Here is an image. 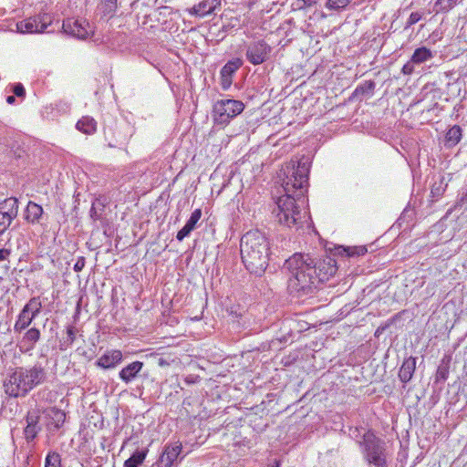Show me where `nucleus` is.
Segmentation results:
<instances>
[{"mask_svg": "<svg viewBox=\"0 0 467 467\" xmlns=\"http://www.w3.org/2000/svg\"><path fill=\"white\" fill-rule=\"evenodd\" d=\"M220 5L221 0H203L195 5L190 10V14L202 17L212 14Z\"/></svg>", "mask_w": 467, "mask_h": 467, "instance_id": "14", "label": "nucleus"}, {"mask_svg": "<svg viewBox=\"0 0 467 467\" xmlns=\"http://www.w3.org/2000/svg\"><path fill=\"white\" fill-rule=\"evenodd\" d=\"M310 163L303 157L291 161L280 170L279 177L285 194L279 197L273 213L276 221L287 227H299L306 219L304 191L307 185Z\"/></svg>", "mask_w": 467, "mask_h": 467, "instance_id": "1", "label": "nucleus"}, {"mask_svg": "<svg viewBox=\"0 0 467 467\" xmlns=\"http://www.w3.org/2000/svg\"><path fill=\"white\" fill-rule=\"evenodd\" d=\"M85 263H86V261L83 256L78 257L77 262L74 265V271L80 272L84 268Z\"/></svg>", "mask_w": 467, "mask_h": 467, "instance_id": "37", "label": "nucleus"}, {"mask_svg": "<svg viewBox=\"0 0 467 467\" xmlns=\"http://www.w3.org/2000/svg\"><path fill=\"white\" fill-rule=\"evenodd\" d=\"M432 57V52L429 48L421 47L415 49L410 58L412 63L421 64L428 60H431Z\"/></svg>", "mask_w": 467, "mask_h": 467, "instance_id": "23", "label": "nucleus"}, {"mask_svg": "<svg viewBox=\"0 0 467 467\" xmlns=\"http://www.w3.org/2000/svg\"><path fill=\"white\" fill-rule=\"evenodd\" d=\"M431 192H432L433 194H435V193H437V191H434V189H432V190H431Z\"/></svg>", "mask_w": 467, "mask_h": 467, "instance_id": "45", "label": "nucleus"}, {"mask_svg": "<svg viewBox=\"0 0 467 467\" xmlns=\"http://www.w3.org/2000/svg\"><path fill=\"white\" fill-rule=\"evenodd\" d=\"M34 319L35 318L31 315L25 313L24 310H21L14 325L15 333H21L24 331L31 325Z\"/></svg>", "mask_w": 467, "mask_h": 467, "instance_id": "22", "label": "nucleus"}, {"mask_svg": "<svg viewBox=\"0 0 467 467\" xmlns=\"http://www.w3.org/2000/svg\"><path fill=\"white\" fill-rule=\"evenodd\" d=\"M416 368V359L414 358H409L405 359L400 368L399 377L404 383L409 382Z\"/></svg>", "mask_w": 467, "mask_h": 467, "instance_id": "19", "label": "nucleus"}, {"mask_svg": "<svg viewBox=\"0 0 467 467\" xmlns=\"http://www.w3.org/2000/svg\"><path fill=\"white\" fill-rule=\"evenodd\" d=\"M10 254V251L8 249H0V261L5 260Z\"/></svg>", "mask_w": 467, "mask_h": 467, "instance_id": "41", "label": "nucleus"}, {"mask_svg": "<svg viewBox=\"0 0 467 467\" xmlns=\"http://www.w3.org/2000/svg\"><path fill=\"white\" fill-rule=\"evenodd\" d=\"M90 217L94 220L98 219V214L96 209L92 206L90 209Z\"/></svg>", "mask_w": 467, "mask_h": 467, "instance_id": "42", "label": "nucleus"}, {"mask_svg": "<svg viewBox=\"0 0 467 467\" xmlns=\"http://www.w3.org/2000/svg\"><path fill=\"white\" fill-rule=\"evenodd\" d=\"M201 217L202 210H194L186 222L185 225L177 233V240L182 242L185 237H187L196 228V224L200 221Z\"/></svg>", "mask_w": 467, "mask_h": 467, "instance_id": "13", "label": "nucleus"}, {"mask_svg": "<svg viewBox=\"0 0 467 467\" xmlns=\"http://www.w3.org/2000/svg\"><path fill=\"white\" fill-rule=\"evenodd\" d=\"M45 378L46 371L40 364L31 368H17L4 384L5 393L15 398L26 396L41 384Z\"/></svg>", "mask_w": 467, "mask_h": 467, "instance_id": "4", "label": "nucleus"}, {"mask_svg": "<svg viewBox=\"0 0 467 467\" xmlns=\"http://www.w3.org/2000/svg\"><path fill=\"white\" fill-rule=\"evenodd\" d=\"M40 331L36 327L29 328L25 334L20 341L21 348H25L26 351L34 349L36 342L40 339Z\"/></svg>", "mask_w": 467, "mask_h": 467, "instance_id": "18", "label": "nucleus"}, {"mask_svg": "<svg viewBox=\"0 0 467 467\" xmlns=\"http://www.w3.org/2000/svg\"><path fill=\"white\" fill-rule=\"evenodd\" d=\"M148 450L137 451L124 462V467H140L146 459Z\"/></svg>", "mask_w": 467, "mask_h": 467, "instance_id": "26", "label": "nucleus"}, {"mask_svg": "<svg viewBox=\"0 0 467 467\" xmlns=\"http://www.w3.org/2000/svg\"><path fill=\"white\" fill-rule=\"evenodd\" d=\"M143 363L140 361H134L123 368L119 371V378L125 383L131 382L138 375V373L142 369Z\"/></svg>", "mask_w": 467, "mask_h": 467, "instance_id": "17", "label": "nucleus"}, {"mask_svg": "<svg viewBox=\"0 0 467 467\" xmlns=\"http://www.w3.org/2000/svg\"><path fill=\"white\" fill-rule=\"evenodd\" d=\"M269 242L262 232L253 230L241 238L240 251L246 269L256 275L265 273L269 260Z\"/></svg>", "mask_w": 467, "mask_h": 467, "instance_id": "3", "label": "nucleus"}, {"mask_svg": "<svg viewBox=\"0 0 467 467\" xmlns=\"http://www.w3.org/2000/svg\"><path fill=\"white\" fill-rule=\"evenodd\" d=\"M458 3L459 0H437L434 5L435 11L436 13H447Z\"/></svg>", "mask_w": 467, "mask_h": 467, "instance_id": "28", "label": "nucleus"}, {"mask_svg": "<svg viewBox=\"0 0 467 467\" xmlns=\"http://www.w3.org/2000/svg\"><path fill=\"white\" fill-rule=\"evenodd\" d=\"M267 467H279V462H275L272 464H269Z\"/></svg>", "mask_w": 467, "mask_h": 467, "instance_id": "44", "label": "nucleus"}, {"mask_svg": "<svg viewBox=\"0 0 467 467\" xmlns=\"http://www.w3.org/2000/svg\"><path fill=\"white\" fill-rule=\"evenodd\" d=\"M350 0H327L326 7L329 10H339L348 5Z\"/></svg>", "mask_w": 467, "mask_h": 467, "instance_id": "32", "label": "nucleus"}, {"mask_svg": "<svg viewBox=\"0 0 467 467\" xmlns=\"http://www.w3.org/2000/svg\"><path fill=\"white\" fill-rule=\"evenodd\" d=\"M366 246L338 247L339 254H346L347 256L363 255L367 253Z\"/></svg>", "mask_w": 467, "mask_h": 467, "instance_id": "29", "label": "nucleus"}, {"mask_svg": "<svg viewBox=\"0 0 467 467\" xmlns=\"http://www.w3.org/2000/svg\"><path fill=\"white\" fill-rule=\"evenodd\" d=\"M431 192H432L433 194H435V193H437V191H434V189H432V190H431Z\"/></svg>", "mask_w": 467, "mask_h": 467, "instance_id": "46", "label": "nucleus"}, {"mask_svg": "<svg viewBox=\"0 0 467 467\" xmlns=\"http://www.w3.org/2000/svg\"><path fill=\"white\" fill-rule=\"evenodd\" d=\"M67 339L69 343H73L75 340V330L72 327H69L67 329Z\"/></svg>", "mask_w": 467, "mask_h": 467, "instance_id": "39", "label": "nucleus"}, {"mask_svg": "<svg viewBox=\"0 0 467 467\" xmlns=\"http://www.w3.org/2000/svg\"><path fill=\"white\" fill-rule=\"evenodd\" d=\"M362 447L365 460L375 467H388L385 442L368 431L363 435Z\"/></svg>", "mask_w": 467, "mask_h": 467, "instance_id": "5", "label": "nucleus"}, {"mask_svg": "<svg viewBox=\"0 0 467 467\" xmlns=\"http://www.w3.org/2000/svg\"><path fill=\"white\" fill-rule=\"evenodd\" d=\"M0 211L10 215L15 219L18 213V200L16 198H7L0 203Z\"/></svg>", "mask_w": 467, "mask_h": 467, "instance_id": "21", "label": "nucleus"}, {"mask_svg": "<svg viewBox=\"0 0 467 467\" xmlns=\"http://www.w3.org/2000/svg\"><path fill=\"white\" fill-rule=\"evenodd\" d=\"M45 467H61V458L57 452L50 451L45 460Z\"/></svg>", "mask_w": 467, "mask_h": 467, "instance_id": "30", "label": "nucleus"}, {"mask_svg": "<svg viewBox=\"0 0 467 467\" xmlns=\"http://www.w3.org/2000/svg\"><path fill=\"white\" fill-rule=\"evenodd\" d=\"M244 109L242 101L236 99H221L213 105V119L217 124H227Z\"/></svg>", "mask_w": 467, "mask_h": 467, "instance_id": "6", "label": "nucleus"}, {"mask_svg": "<svg viewBox=\"0 0 467 467\" xmlns=\"http://www.w3.org/2000/svg\"><path fill=\"white\" fill-rule=\"evenodd\" d=\"M50 24L51 20L48 16L43 14L18 22L16 24V31L21 34L43 33Z\"/></svg>", "mask_w": 467, "mask_h": 467, "instance_id": "7", "label": "nucleus"}, {"mask_svg": "<svg viewBox=\"0 0 467 467\" xmlns=\"http://www.w3.org/2000/svg\"><path fill=\"white\" fill-rule=\"evenodd\" d=\"M76 128L85 134H93L97 130V121L89 116H85L77 122Z\"/></svg>", "mask_w": 467, "mask_h": 467, "instance_id": "20", "label": "nucleus"}, {"mask_svg": "<svg viewBox=\"0 0 467 467\" xmlns=\"http://www.w3.org/2000/svg\"><path fill=\"white\" fill-rule=\"evenodd\" d=\"M375 88V83L373 81H368L366 82L363 86L360 87V89H362V91H371L373 90Z\"/></svg>", "mask_w": 467, "mask_h": 467, "instance_id": "40", "label": "nucleus"}, {"mask_svg": "<svg viewBox=\"0 0 467 467\" xmlns=\"http://www.w3.org/2000/svg\"><path fill=\"white\" fill-rule=\"evenodd\" d=\"M101 9L103 14L112 15L115 14L117 9V0H102Z\"/></svg>", "mask_w": 467, "mask_h": 467, "instance_id": "31", "label": "nucleus"}, {"mask_svg": "<svg viewBox=\"0 0 467 467\" xmlns=\"http://www.w3.org/2000/svg\"><path fill=\"white\" fill-rule=\"evenodd\" d=\"M122 359V353L120 350H111L103 354L98 360L97 366L103 368H114Z\"/></svg>", "mask_w": 467, "mask_h": 467, "instance_id": "15", "label": "nucleus"}, {"mask_svg": "<svg viewBox=\"0 0 467 467\" xmlns=\"http://www.w3.org/2000/svg\"><path fill=\"white\" fill-rule=\"evenodd\" d=\"M462 139V129L458 125L452 126L445 135V143L448 147L457 145Z\"/></svg>", "mask_w": 467, "mask_h": 467, "instance_id": "24", "label": "nucleus"}, {"mask_svg": "<svg viewBox=\"0 0 467 467\" xmlns=\"http://www.w3.org/2000/svg\"><path fill=\"white\" fill-rule=\"evenodd\" d=\"M62 27L65 33L79 39H86L91 33L90 25L85 19L67 18Z\"/></svg>", "mask_w": 467, "mask_h": 467, "instance_id": "9", "label": "nucleus"}, {"mask_svg": "<svg viewBox=\"0 0 467 467\" xmlns=\"http://www.w3.org/2000/svg\"><path fill=\"white\" fill-rule=\"evenodd\" d=\"M15 100H16V99H15V97H14V96H8V97L6 98V102H7L8 104H13V103L15 102Z\"/></svg>", "mask_w": 467, "mask_h": 467, "instance_id": "43", "label": "nucleus"}, {"mask_svg": "<svg viewBox=\"0 0 467 467\" xmlns=\"http://www.w3.org/2000/svg\"><path fill=\"white\" fill-rule=\"evenodd\" d=\"M13 92L17 97H24L26 94V90L24 86L21 83H16L13 88Z\"/></svg>", "mask_w": 467, "mask_h": 467, "instance_id": "36", "label": "nucleus"}, {"mask_svg": "<svg viewBox=\"0 0 467 467\" xmlns=\"http://www.w3.org/2000/svg\"><path fill=\"white\" fill-rule=\"evenodd\" d=\"M271 52V47L264 40L252 42L246 50V58L253 65L264 63Z\"/></svg>", "mask_w": 467, "mask_h": 467, "instance_id": "8", "label": "nucleus"}, {"mask_svg": "<svg viewBox=\"0 0 467 467\" xmlns=\"http://www.w3.org/2000/svg\"><path fill=\"white\" fill-rule=\"evenodd\" d=\"M41 410L37 408L30 410L26 418V427L24 429V436L27 442L34 441L42 428L39 425Z\"/></svg>", "mask_w": 467, "mask_h": 467, "instance_id": "10", "label": "nucleus"}, {"mask_svg": "<svg viewBox=\"0 0 467 467\" xmlns=\"http://www.w3.org/2000/svg\"><path fill=\"white\" fill-rule=\"evenodd\" d=\"M43 213L44 211L41 205L29 201L25 210L24 218L28 223L37 224L40 223Z\"/></svg>", "mask_w": 467, "mask_h": 467, "instance_id": "16", "label": "nucleus"}, {"mask_svg": "<svg viewBox=\"0 0 467 467\" xmlns=\"http://www.w3.org/2000/svg\"><path fill=\"white\" fill-rule=\"evenodd\" d=\"M243 61L240 58L228 61L221 69V86L227 90L233 83V76L242 67Z\"/></svg>", "mask_w": 467, "mask_h": 467, "instance_id": "11", "label": "nucleus"}, {"mask_svg": "<svg viewBox=\"0 0 467 467\" xmlns=\"http://www.w3.org/2000/svg\"><path fill=\"white\" fill-rule=\"evenodd\" d=\"M45 413L47 417L52 420L51 423L54 424L56 429H58L65 421V413L57 408H50L46 410Z\"/></svg>", "mask_w": 467, "mask_h": 467, "instance_id": "25", "label": "nucleus"}, {"mask_svg": "<svg viewBox=\"0 0 467 467\" xmlns=\"http://www.w3.org/2000/svg\"><path fill=\"white\" fill-rule=\"evenodd\" d=\"M317 0H297L296 1V6L298 9H303L306 7L312 6L314 4L317 3Z\"/></svg>", "mask_w": 467, "mask_h": 467, "instance_id": "35", "label": "nucleus"}, {"mask_svg": "<svg viewBox=\"0 0 467 467\" xmlns=\"http://www.w3.org/2000/svg\"><path fill=\"white\" fill-rule=\"evenodd\" d=\"M421 15L419 13V12H413L410 15L408 20H407V23H406V26H405V29L409 28L410 26H411L412 25L418 23L420 19H421Z\"/></svg>", "mask_w": 467, "mask_h": 467, "instance_id": "34", "label": "nucleus"}, {"mask_svg": "<svg viewBox=\"0 0 467 467\" xmlns=\"http://www.w3.org/2000/svg\"><path fill=\"white\" fill-rule=\"evenodd\" d=\"M288 274L291 292L309 293L318 283L325 282L337 272L336 261L330 256L317 259L308 254H295L284 264Z\"/></svg>", "mask_w": 467, "mask_h": 467, "instance_id": "2", "label": "nucleus"}, {"mask_svg": "<svg viewBox=\"0 0 467 467\" xmlns=\"http://www.w3.org/2000/svg\"><path fill=\"white\" fill-rule=\"evenodd\" d=\"M413 64L414 63H412L411 60L406 63L402 67V73L405 75H410L414 70Z\"/></svg>", "mask_w": 467, "mask_h": 467, "instance_id": "38", "label": "nucleus"}, {"mask_svg": "<svg viewBox=\"0 0 467 467\" xmlns=\"http://www.w3.org/2000/svg\"><path fill=\"white\" fill-rule=\"evenodd\" d=\"M13 218L7 213L0 211V235H2L13 222Z\"/></svg>", "mask_w": 467, "mask_h": 467, "instance_id": "33", "label": "nucleus"}, {"mask_svg": "<svg viewBox=\"0 0 467 467\" xmlns=\"http://www.w3.org/2000/svg\"><path fill=\"white\" fill-rule=\"evenodd\" d=\"M182 448L180 442L166 445L161 456L159 467H171L177 460L182 451Z\"/></svg>", "mask_w": 467, "mask_h": 467, "instance_id": "12", "label": "nucleus"}, {"mask_svg": "<svg viewBox=\"0 0 467 467\" xmlns=\"http://www.w3.org/2000/svg\"><path fill=\"white\" fill-rule=\"evenodd\" d=\"M42 304L38 297H32L23 307L25 313L36 318L41 312Z\"/></svg>", "mask_w": 467, "mask_h": 467, "instance_id": "27", "label": "nucleus"}]
</instances>
